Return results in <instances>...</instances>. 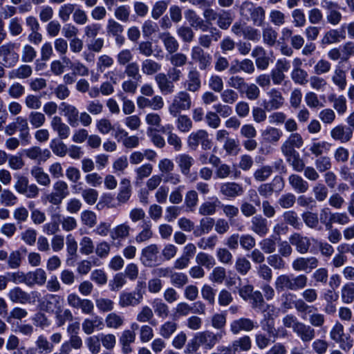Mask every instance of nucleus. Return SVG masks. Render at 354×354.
Here are the masks:
<instances>
[{
  "label": "nucleus",
  "mask_w": 354,
  "mask_h": 354,
  "mask_svg": "<svg viewBox=\"0 0 354 354\" xmlns=\"http://www.w3.org/2000/svg\"><path fill=\"white\" fill-rule=\"evenodd\" d=\"M234 354L249 351L252 348V339L248 335L241 336L232 342Z\"/></svg>",
  "instance_id": "42"
},
{
  "label": "nucleus",
  "mask_w": 354,
  "mask_h": 354,
  "mask_svg": "<svg viewBox=\"0 0 354 354\" xmlns=\"http://www.w3.org/2000/svg\"><path fill=\"white\" fill-rule=\"evenodd\" d=\"M284 187V182L281 176H275L272 182L263 183L258 187L259 194L266 198H270L274 192H281Z\"/></svg>",
  "instance_id": "14"
},
{
  "label": "nucleus",
  "mask_w": 354,
  "mask_h": 354,
  "mask_svg": "<svg viewBox=\"0 0 354 354\" xmlns=\"http://www.w3.org/2000/svg\"><path fill=\"white\" fill-rule=\"evenodd\" d=\"M288 182L292 188L299 194L305 193L309 189L308 183L297 174L290 175Z\"/></svg>",
  "instance_id": "40"
},
{
  "label": "nucleus",
  "mask_w": 354,
  "mask_h": 354,
  "mask_svg": "<svg viewBox=\"0 0 354 354\" xmlns=\"http://www.w3.org/2000/svg\"><path fill=\"white\" fill-rule=\"evenodd\" d=\"M262 140L266 143L277 144L283 136V132L278 128L268 126L261 132Z\"/></svg>",
  "instance_id": "32"
},
{
  "label": "nucleus",
  "mask_w": 354,
  "mask_h": 354,
  "mask_svg": "<svg viewBox=\"0 0 354 354\" xmlns=\"http://www.w3.org/2000/svg\"><path fill=\"white\" fill-rule=\"evenodd\" d=\"M255 59V64L258 69L266 70L270 64V58L267 55L266 50L261 46H255L251 53Z\"/></svg>",
  "instance_id": "22"
},
{
  "label": "nucleus",
  "mask_w": 354,
  "mask_h": 354,
  "mask_svg": "<svg viewBox=\"0 0 354 354\" xmlns=\"http://www.w3.org/2000/svg\"><path fill=\"white\" fill-rule=\"evenodd\" d=\"M50 127L57 133L59 139L65 140L69 137L70 127L62 121L60 117L54 116L50 121Z\"/></svg>",
  "instance_id": "28"
},
{
  "label": "nucleus",
  "mask_w": 354,
  "mask_h": 354,
  "mask_svg": "<svg viewBox=\"0 0 354 354\" xmlns=\"http://www.w3.org/2000/svg\"><path fill=\"white\" fill-rule=\"evenodd\" d=\"M22 309L15 308L8 317L7 322L11 325L12 330L22 332Z\"/></svg>",
  "instance_id": "44"
},
{
  "label": "nucleus",
  "mask_w": 354,
  "mask_h": 354,
  "mask_svg": "<svg viewBox=\"0 0 354 354\" xmlns=\"http://www.w3.org/2000/svg\"><path fill=\"white\" fill-rule=\"evenodd\" d=\"M171 127L170 125H167L166 127H163L160 130L162 132H165L166 130H169L167 134V142L168 144L171 145L175 151H178L181 149L183 144L180 138L174 133H172L171 131Z\"/></svg>",
  "instance_id": "54"
},
{
  "label": "nucleus",
  "mask_w": 354,
  "mask_h": 354,
  "mask_svg": "<svg viewBox=\"0 0 354 354\" xmlns=\"http://www.w3.org/2000/svg\"><path fill=\"white\" fill-rule=\"evenodd\" d=\"M186 20L189 24L191 28L195 30H200L202 32H207L209 30V26L196 12L192 9H187L184 12Z\"/></svg>",
  "instance_id": "19"
},
{
  "label": "nucleus",
  "mask_w": 354,
  "mask_h": 354,
  "mask_svg": "<svg viewBox=\"0 0 354 354\" xmlns=\"http://www.w3.org/2000/svg\"><path fill=\"white\" fill-rule=\"evenodd\" d=\"M0 58L6 67H12L19 60V55L14 51L13 46L5 44L0 47Z\"/></svg>",
  "instance_id": "18"
},
{
  "label": "nucleus",
  "mask_w": 354,
  "mask_h": 354,
  "mask_svg": "<svg viewBox=\"0 0 354 354\" xmlns=\"http://www.w3.org/2000/svg\"><path fill=\"white\" fill-rule=\"evenodd\" d=\"M131 227L127 223L116 225L110 231V237L113 241H122L130 234Z\"/></svg>",
  "instance_id": "39"
},
{
  "label": "nucleus",
  "mask_w": 354,
  "mask_h": 354,
  "mask_svg": "<svg viewBox=\"0 0 354 354\" xmlns=\"http://www.w3.org/2000/svg\"><path fill=\"white\" fill-rule=\"evenodd\" d=\"M177 119L176 124L178 130L182 133L189 132L193 127L192 120L186 115H180L176 116Z\"/></svg>",
  "instance_id": "58"
},
{
  "label": "nucleus",
  "mask_w": 354,
  "mask_h": 354,
  "mask_svg": "<svg viewBox=\"0 0 354 354\" xmlns=\"http://www.w3.org/2000/svg\"><path fill=\"white\" fill-rule=\"evenodd\" d=\"M220 205L221 201L218 198H212V201H205L198 208V213L203 216L213 215L216 213L217 207Z\"/></svg>",
  "instance_id": "45"
},
{
  "label": "nucleus",
  "mask_w": 354,
  "mask_h": 354,
  "mask_svg": "<svg viewBox=\"0 0 354 354\" xmlns=\"http://www.w3.org/2000/svg\"><path fill=\"white\" fill-rule=\"evenodd\" d=\"M220 193L228 199H234L243 194L244 189L235 182L223 183L220 186Z\"/></svg>",
  "instance_id": "16"
},
{
  "label": "nucleus",
  "mask_w": 354,
  "mask_h": 354,
  "mask_svg": "<svg viewBox=\"0 0 354 354\" xmlns=\"http://www.w3.org/2000/svg\"><path fill=\"white\" fill-rule=\"evenodd\" d=\"M341 297L344 303H352L354 301V283H348L343 286L341 290Z\"/></svg>",
  "instance_id": "64"
},
{
  "label": "nucleus",
  "mask_w": 354,
  "mask_h": 354,
  "mask_svg": "<svg viewBox=\"0 0 354 354\" xmlns=\"http://www.w3.org/2000/svg\"><path fill=\"white\" fill-rule=\"evenodd\" d=\"M196 262L201 266H204L207 269L212 268L216 265V261L213 256L201 252L196 257Z\"/></svg>",
  "instance_id": "60"
},
{
  "label": "nucleus",
  "mask_w": 354,
  "mask_h": 354,
  "mask_svg": "<svg viewBox=\"0 0 354 354\" xmlns=\"http://www.w3.org/2000/svg\"><path fill=\"white\" fill-rule=\"evenodd\" d=\"M152 224L150 221H144L141 225L142 230L136 235V241L138 243L145 242L153 236Z\"/></svg>",
  "instance_id": "48"
},
{
  "label": "nucleus",
  "mask_w": 354,
  "mask_h": 354,
  "mask_svg": "<svg viewBox=\"0 0 354 354\" xmlns=\"http://www.w3.org/2000/svg\"><path fill=\"white\" fill-rule=\"evenodd\" d=\"M155 81L163 95H169L174 92L175 86L164 73H158L155 76Z\"/></svg>",
  "instance_id": "27"
},
{
  "label": "nucleus",
  "mask_w": 354,
  "mask_h": 354,
  "mask_svg": "<svg viewBox=\"0 0 354 354\" xmlns=\"http://www.w3.org/2000/svg\"><path fill=\"white\" fill-rule=\"evenodd\" d=\"M231 32L236 37H243L244 39L252 41L257 42L261 38V33L258 29L248 26L241 20H238L232 24Z\"/></svg>",
  "instance_id": "3"
},
{
  "label": "nucleus",
  "mask_w": 354,
  "mask_h": 354,
  "mask_svg": "<svg viewBox=\"0 0 354 354\" xmlns=\"http://www.w3.org/2000/svg\"><path fill=\"white\" fill-rule=\"evenodd\" d=\"M223 148L225 153L230 156L237 155L241 150L239 140L233 138H227L224 142Z\"/></svg>",
  "instance_id": "61"
},
{
  "label": "nucleus",
  "mask_w": 354,
  "mask_h": 354,
  "mask_svg": "<svg viewBox=\"0 0 354 354\" xmlns=\"http://www.w3.org/2000/svg\"><path fill=\"white\" fill-rule=\"evenodd\" d=\"M346 35L344 30L339 31L337 29H331L327 31L322 39V44L324 45H330L339 43L345 39Z\"/></svg>",
  "instance_id": "41"
},
{
  "label": "nucleus",
  "mask_w": 354,
  "mask_h": 354,
  "mask_svg": "<svg viewBox=\"0 0 354 354\" xmlns=\"http://www.w3.org/2000/svg\"><path fill=\"white\" fill-rule=\"evenodd\" d=\"M105 323L108 328L118 329L124 325V319L115 313H111L106 317Z\"/></svg>",
  "instance_id": "56"
},
{
  "label": "nucleus",
  "mask_w": 354,
  "mask_h": 354,
  "mask_svg": "<svg viewBox=\"0 0 354 354\" xmlns=\"http://www.w3.org/2000/svg\"><path fill=\"white\" fill-rule=\"evenodd\" d=\"M132 194L131 182L127 178H123L120 181V186L116 199L119 204L127 203Z\"/></svg>",
  "instance_id": "35"
},
{
  "label": "nucleus",
  "mask_w": 354,
  "mask_h": 354,
  "mask_svg": "<svg viewBox=\"0 0 354 354\" xmlns=\"http://www.w3.org/2000/svg\"><path fill=\"white\" fill-rule=\"evenodd\" d=\"M68 304L77 310L80 309L85 315H92L94 311V304L91 300L82 299L75 293H71L67 297Z\"/></svg>",
  "instance_id": "7"
},
{
  "label": "nucleus",
  "mask_w": 354,
  "mask_h": 354,
  "mask_svg": "<svg viewBox=\"0 0 354 354\" xmlns=\"http://www.w3.org/2000/svg\"><path fill=\"white\" fill-rule=\"evenodd\" d=\"M227 315L225 312L216 313L210 317V324L213 328L218 330V333L225 331Z\"/></svg>",
  "instance_id": "46"
},
{
  "label": "nucleus",
  "mask_w": 354,
  "mask_h": 354,
  "mask_svg": "<svg viewBox=\"0 0 354 354\" xmlns=\"http://www.w3.org/2000/svg\"><path fill=\"white\" fill-rule=\"evenodd\" d=\"M208 31L210 35L203 34L198 37V46L201 48H209L212 44V41H217L221 37V32L216 27L209 26Z\"/></svg>",
  "instance_id": "31"
},
{
  "label": "nucleus",
  "mask_w": 354,
  "mask_h": 354,
  "mask_svg": "<svg viewBox=\"0 0 354 354\" xmlns=\"http://www.w3.org/2000/svg\"><path fill=\"white\" fill-rule=\"evenodd\" d=\"M192 59L198 64L201 71L209 69L212 64V55L205 52L203 48L199 46H194L191 49Z\"/></svg>",
  "instance_id": "8"
},
{
  "label": "nucleus",
  "mask_w": 354,
  "mask_h": 354,
  "mask_svg": "<svg viewBox=\"0 0 354 354\" xmlns=\"http://www.w3.org/2000/svg\"><path fill=\"white\" fill-rule=\"evenodd\" d=\"M330 136L335 140L339 141L342 143H346L351 139L353 130L350 127L341 124L337 125L331 129Z\"/></svg>",
  "instance_id": "26"
},
{
  "label": "nucleus",
  "mask_w": 354,
  "mask_h": 354,
  "mask_svg": "<svg viewBox=\"0 0 354 354\" xmlns=\"http://www.w3.org/2000/svg\"><path fill=\"white\" fill-rule=\"evenodd\" d=\"M275 288L278 292L285 290H292V282L290 274H281L277 277L274 283Z\"/></svg>",
  "instance_id": "59"
},
{
  "label": "nucleus",
  "mask_w": 354,
  "mask_h": 354,
  "mask_svg": "<svg viewBox=\"0 0 354 354\" xmlns=\"http://www.w3.org/2000/svg\"><path fill=\"white\" fill-rule=\"evenodd\" d=\"M287 161L292 167L293 169L297 172H301L305 168L304 161L300 158L298 152L291 154H283Z\"/></svg>",
  "instance_id": "52"
},
{
  "label": "nucleus",
  "mask_w": 354,
  "mask_h": 354,
  "mask_svg": "<svg viewBox=\"0 0 354 354\" xmlns=\"http://www.w3.org/2000/svg\"><path fill=\"white\" fill-rule=\"evenodd\" d=\"M30 173L38 184L46 187L50 185V178L41 167L35 166L32 168Z\"/></svg>",
  "instance_id": "47"
},
{
  "label": "nucleus",
  "mask_w": 354,
  "mask_h": 354,
  "mask_svg": "<svg viewBox=\"0 0 354 354\" xmlns=\"http://www.w3.org/2000/svg\"><path fill=\"white\" fill-rule=\"evenodd\" d=\"M199 145L204 150H209L212 146L209 133L205 129L193 131L187 137V145L190 149L195 150Z\"/></svg>",
  "instance_id": "5"
},
{
  "label": "nucleus",
  "mask_w": 354,
  "mask_h": 354,
  "mask_svg": "<svg viewBox=\"0 0 354 354\" xmlns=\"http://www.w3.org/2000/svg\"><path fill=\"white\" fill-rule=\"evenodd\" d=\"M186 91L196 93L200 91L202 86L201 76L199 71L194 67L189 69L186 79L183 82Z\"/></svg>",
  "instance_id": "10"
},
{
  "label": "nucleus",
  "mask_w": 354,
  "mask_h": 354,
  "mask_svg": "<svg viewBox=\"0 0 354 354\" xmlns=\"http://www.w3.org/2000/svg\"><path fill=\"white\" fill-rule=\"evenodd\" d=\"M161 68V64L152 59H145L141 62V71L144 75L147 76L158 74Z\"/></svg>",
  "instance_id": "43"
},
{
  "label": "nucleus",
  "mask_w": 354,
  "mask_h": 354,
  "mask_svg": "<svg viewBox=\"0 0 354 354\" xmlns=\"http://www.w3.org/2000/svg\"><path fill=\"white\" fill-rule=\"evenodd\" d=\"M136 340V333L131 330H125L122 333L119 342L122 346V351L124 354H129L133 351L131 344Z\"/></svg>",
  "instance_id": "37"
},
{
  "label": "nucleus",
  "mask_w": 354,
  "mask_h": 354,
  "mask_svg": "<svg viewBox=\"0 0 354 354\" xmlns=\"http://www.w3.org/2000/svg\"><path fill=\"white\" fill-rule=\"evenodd\" d=\"M192 99L188 91H181L174 96L172 103L169 106V113L176 117L182 111L189 110L192 107Z\"/></svg>",
  "instance_id": "4"
},
{
  "label": "nucleus",
  "mask_w": 354,
  "mask_h": 354,
  "mask_svg": "<svg viewBox=\"0 0 354 354\" xmlns=\"http://www.w3.org/2000/svg\"><path fill=\"white\" fill-rule=\"evenodd\" d=\"M124 75H126L129 78L135 81H140L142 75L140 73V67L136 62H131L124 66Z\"/></svg>",
  "instance_id": "53"
},
{
  "label": "nucleus",
  "mask_w": 354,
  "mask_h": 354,
  "mask_svg": "<svg viewBox=\"0 0 354 354\" xmlns=\"http://www.w3.org/2000/svg\"><path fill=\"white\" fill-rule=\"evenodd\" d=\"M158 254L159 248L156 244L149 245L142 250L140 261L145 267H153L160 262Z\"/></svg>",
  "instance_id": "9"
},
{
  "label": "nucleus",
  "mask_w": 354,
  "mask_h": 354,
  "mask_svg": "<svg viewBox=\"0 0 354 354\" xmlns=\"http://www.w3.org/2000/svg\"><path fill=\"white\" fill-rule=\"evenodd\" d=\"M158 38L162 42L166 51L169 54H173L179 48L178 40L169 32H162L158 35Z\"/></svg>",
  "instance_id": "33"
},
{
  "label": "nucleus",
  "mask_w": 354,
  "mask_h": 354,
  "mask_svg": "<svg viewBox=\"0 0 354 354\" xmlns=\"http://www.w3.org/2000/svg\"><path fill=\"white\" fill-rule=\"evenodd\" d=\"M53 189V192L47 194L45 198L50 203L58 205L69 194L68 185L65 181L59 180L54 183Z\"/></svg>",
  "instance_id": "6"
},
{
  "label": "nucleus",
  "mask_w": 354,
  "mask_h": 354,
  "mask_svg": "<svg viewBox=\"0 0 354 354\" xmlns=\"http://www.w3.org/2000/svg\"><path fill=\"white\" fill-rule=\"evenodd\" d=\"M177 328L178 324L175 321H167L160 326L159 335L165 339H169Z\"/></svg>",
  "instance_id": "51"
},
{
  "label": "nucleus",
  "mask_w": 354,
  "mask_h": 354,
  "mask_svg": "<svg viewBox=\"0 0 354 354\" xmlns=\"http://www.w3.org/2000/svg\"><path fill=\"white\" fill-rule=\"evenodd\" d=\"M175 161L180 168L181 173L185 176L189 174L190 169L195 162L194 158L187 153L178 154L176 157Z\"/></svg>",
  "instance_id": "36"
},
{
  "label": "nucleus",
  "mask_w": 354,
  "mask_h": 354,
  "mask_svg": "<svg viewBox=\"0 0 354 354\" xmlns=\"http://www.w3.org/2000/svg\"><path fill=\"white\" fill-rule=\"evenodd\" d=\"M278 33L271 26H267L262 30L263 43L269 47L275 46L277 41Z\"/></svg>",
  "instance_id": "49"
},
{
  "label": "nucleus",
  "mask_w": 354,
  "mask_h": 354,
  "mask_svg": "<svg viewBox=\"0 0 354 354\" xmlns=\"http://www.w3.org/2000/svg\"><path fill=\"white\" fill-rule=\"evenodd\" d=\"M50 148L59 157L63 158L67 154L68 147L61 139H53L50 143Z\"/></svg>",
  "instance_id": "55"
},
{
  "label": "nucleus",
  "mask_w": 354,
  "mask_h": 354,
  "mask_svg": "<svg viewBox=\"0 0 354 354\" xmlns=\"http://www.w3.org/2000/svg\"><path fill=\"white\" fill-rule=\"evenodd\" d=\"M46 281V274L44 270L39 268L34 272H29L24 275V282L28 285L35 283L43 285Z\"/></svg>",
  "instance_id": "38"
},
{
  "label": "nucleus",
  "mask_w": 354,
  "mask_h": 354,
  "mask_svg": "<svg viewBox=\"0 0 354 354\" xmlns=\"http://www.w3.org/2000/svg\"><path fill=\"white\" fill-rule=\"evenodd\" d=\"M245 7L248 8L253 24L257 26H261L265 19L264 9L261 6L254 7L252 3L247 1L243 3L241 8Z\"/></svg>",
  "instance_id": "25"
},
{
  "label": "nucleus",
  "mask_w": 354,
  "mask_h": 354,
  "mask_svg": "<svg viewBox=\"0 0 354 354\" xmlns=\"http://www.w3.org/2000/svg\"><path fill=\"white\" fill-rule=\"evenodd\" d=\"M76 5L74 3H64L58 10V17L62 22L69 21L71 15H73Z\"/></svg>",
  "instance_id": "62"
},
{
  "label": "nucleus",
  "mask_w": 354,
  "mask_h": 354,
  "mask_svg": "<svg viewBox=\"0 0 354 354\" xmlns=\"http://www.w3.org/2000/svg\"><path fill=\"white\" fill-rule=\"evenodd\" d=\"M303 343H308L315 337V330L311 326L300 322L294 331Z\"/></svg>",
  "instance_id": "24"
},
{
  "label": "nucleus",
  "mask_w": 354,
  "mask_h": 354,
  "mask_svg": "<svg viewBox=\"0 0 354 354\" xmlns=\"http://www.w3.org/2000/svg\"><path fill=\"white\" fill-rule=\"evenodd\" d=\"M341 62L335 66L334 71L331 75V80L334 85L337 86L339 91H344L346 88V71L342 68Z\"/></svg>",
  "instance_id": "34"
},
{
  "label": "nucleus",
  "mask_w": 354,
  "mask_h": 354,
  "mask_svg": "<svg viewBox=\"0 0 354 354\" xmlns=\"http://www.w3.org/2000/svg\"><path fill=\"white\" fill-rule=\"evenodd\" d=\"M319 264L318 259L315 257H299L292 262V268L295 271H304L310 272L315 269Z\"/></svg>",
  "instance_id": "17"
},
{
  "label": "nucleus",
  "mask_w": 354,
  "mask_h": 354,
  "mask_svg": "<svg viewBox=\"0 0 354 354\" xmlns=\"http://www.w3.org/2000/svg\"><path fill=\"white\" fill-rule=\"evenodd\" d=\"M145 283L138 281L135 290L133 292H122L119 295L118 304L122 308L136 306L143 299Z\"/></svg>",
  "instance_id": "2"
},
{
  "label": "nucleus",
  "mask_w": 354,
  "mask_h": 354,
  "mask_svg": "<svg viewBox=\"0 0 354 354\" xmlns=\"http://www.w3.org/2000/svg\"><path fill=\"white\" fill-rule=\"evenodd\" d=\"M137 105L141 109L151 108L154 111H158L164 106V101L160 95H155L151 99L147 98L145 96H139L137 98Z\"/></svg>",
  "instance_id": "21"
},
{
  "label": "nucleus",
  "mask_w": 354,
  "mask_h": 354,
  "mask_svg": "<svg viewBox=\"0 0 354 354\" xmlns=\"http://www.w3.org/2000/svg\"><path fill=\"white\" fill-rule=\"evenodd\" d=\"M233 20L234 19L230 11L221 10L219 12V15L216 20V24L219 28L222 30H227L232 24Z\"/></svg>",
  "instance_id": "50"
},
{
  "label": "nucleus",
  "mask_w": 354,
  "mask_h": 354,
  "mask_svg": "<svg viewBox=\"0 0 354 354\" xmlns=\"http://www.w3.org/2000/svg\"><path fill=\"white\" fill-rule=\"evenodd\" d=\"M59 109L67 118V122L70 126L72 127L78 126L79 111L75 106L63 102L59 104Z\"/></svg>",
  "instance_id": "20"
},
{
  "label": "nucleus",
  "mask_w": 354,
  "mask_h": 354,
  "mask_svg": "<svg viewBox=\"0 0 354 354\" xmlns=\"http://www.w3.org/2000/svg\"><path fill=\"white\" fill-rule=\"evenodd\" d=\"M106 35L115 39V44L121 46L124 44V26L114 19H109L106 25Z\"/></svg>",
  "instance_id": "11"
},
{
  "label": "nucleus",
  "mask_w": 354,
  "mask_h": 354,
  "mask_svg": "<svg viewBox=\"0 0 354 354\" xmlns=\"http://www.w3.org/2000/svg\"><path fill=\"white\" fill-rule=\"evenodd\" d=\"M258 327V324L254 320L240 317L234 319L230 324V330L234 335H239L241 331L250 332Z\"/></svg>",
  "instance_id": "13"
},
{
  "label": "nucleus",
  "mask_w": 354,
  "mask_h": 354,
  "mask_svg": "<svg viewBox=\"0 0 354 354\" xmlns=\"http://www.w3.org/2000/svg\"><path fill=\"white\" fill-rule=\"evenodd\" d=\"M226 331L214 333L212 330H203L196 333L186 346L185 353H194L200 347L204 350L212 349L225 336Z\"/></svg>",
  "instance_id": "1"
},
{
  "label": "nucleus",
  "mask_w": 354,
  "mask_h": 354,
  "mask_svg": "<svg viewBox=\"0 0 354 354\" xmlns=\"http://www.w3.org/2000/svg\"><path fill=\"white\" fill-rule=\"evenodd\" d=\"M266 94L268 100L263 102V106L266 110L268 111L277 110L283 106L285 99L279 89L271 88Z\"/></svg>",
  "instance_id": "12"
},
{
  "label": "nucleus",
  "mask_w": 354,
  "mask_h": 354,
  "mask_svg": "<svg viewBox=\"0 0 354 354\" xmlns=\"http://www.w3.org/2000/svg\"><path fill=\"white\" fill-rule=\"evenodd\" d=\"M251 263L245 257H239L236 258L234 268L236 271L241 275H245L250 270Z\"/></svg>",
  "instance_id": "63"
},
{
  "label": "nucleus",
  "mask_w": 354,
  "mask_h": 354,
  "mask_svg": "<svg viewBox=\"0 0 354 354\" xmlns=\"http://www.w3.org/2000/svg\"><path fill=\"white\" fill-rule=\"evenodd\" d=\"M328 100L333 103V108L339 114H344L346 111V100L344 95L337 97L335 94H333L328 96Z\"/></svg>",
  "instance_id": "57"
},
{
  "label": "nucleus",
  "mask_w": 354,
  "mask_h": 354,
  "mask_svg": "<svg viewBox=\"0 0 354 354\" xmlns=\"http://www.w3.org/2000/svg\"><path fill=\"white\" fill-rule=\"evenodd\" d=\"M250 230L261 237L266 236L268 231V221L261 215H257L252 218Z\"/></svg>",
  "instance_id": "29"
},
{
  "label": "nucleus",
  "mask_w": 354,
  "mask_h": 354,
  "mask_svg": "<svg viewBox=\"0 0 354 354\" xmlns=\"http://www.w3.org/2000/svg\"><path fill=\"white\" fill-rule=\"evenodd\" d=\"M304 145V140L298 133H292L281 146L283 154H291L297 152L295 149H300Z\"/></svg>",
  "instance_id": "15"
},
{
  "label": "nucleus",
  "mask_w": 354,
  "mask_h": 354,
  "mask_svg": "<svg viewBox=\"0 0 354 354\" xmlns=\"http://www.w3.org/2000/svg\"><path fill=\"white\" fill-rule=\"evenodd\" d=\"M290 243L296 247L300 254L308 252L311 245L309 238L304 236L299 233H295L289 238Z\"/></svg>",
  "instance_id": "30"
},
{
  "label": "nucleus",
  "mask_w": 354,
  "mask_h": 354,
  "mask_svg": "<svg viewBox=\"0 0 354 354\" xmlns=\"http://www.w3.org/2000/svg\"><path fill=\"white\" fill-rule=\"evenodd\" d=\"M104 326L102 317L95 315L91 318L85 319L82 324V328L86 335H91L95 330H100Z\"/></svg>",
  "instance_id": "23"
}]
</instances>
